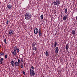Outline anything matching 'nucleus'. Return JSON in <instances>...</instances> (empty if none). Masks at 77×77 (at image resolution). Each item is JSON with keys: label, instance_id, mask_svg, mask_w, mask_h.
<instances>
[{"label": "nucleus", "instance_id": "obj_37", "mask_svg": "<svg viewBox=\"0 0 77 77\" xmlns=\"http://www.w3.org/2000/svg\"><path fill=\"white\" fill-rule=\"evenodd\" d=\"M22 63H23V64H24V62H22Z\"/></svg>", "mask_w": 77, "mask_h": 77}, {"label": "nucleus", "instance_id": "obj_32", "mask_svg": "<svg viewBox=\"0 0 77 77\" xmlns=\"http://www.w3.org/2000/svg\"><path fill=\"white\" fill-rule=\"evenodd\" d=\"M20 60L19 59H18V63H20Z\"/></svg>", "mask_w": 77, "mask_h": 77}, {"label": "nucleus", "instance_id": "obj_20", "mask_svg": "<svg viewBox=\"0 0 77 77\" xmlns=\"http://www.w3.org/2000/svg\"><path fill=\"white\" fill-rule=\"evenodd\" d=\"M41 20H43L44 18V16H43V15H41L40 16Z\"/></svg>", "mask_w": 77, "mask_h": 77}, {"label": "nucleus", "instance_id": "obj_23", "mask_svg": "<svg viewBox=\"0 0 77 77\" xmlns=\"http://www.w3.org/2000/svg\"><path fill=\"white\" fill-rule=\"evenodd\" d=\"M17 53H19V52H20V49H19V48H17V49L16 50Z\"/></svg>", "mask_w": 77, "mask_h": 77}, {"label": "nucleus", "instance_id": "obj_1", "mask_svg": "<svg viewBox=\"0 0 77 77\" xmlns=\"http://www.w3.org/2000/svg\"><path fill=\"white\" fill-rule=\"evenodd\" d=\"M25 14V18L26 20H30L31 18V17H32V14H31L29 12L26 13Z\"/></svg>", "mask_w": 77, "mask_h": 77}, {"label": "nucleus", "instance_id": "obj_6", "mask_svg": "<svg viewBox=\"0 0 77 77\" xmlns=\"http://www.w3.org/2000/svg\"><path fill=\"white\" fill-rule=\"evenodd\" d=\"M55 51L56 54L58 53V52L59 51V48L57 47H56V48H55Z\"/></svg>", "mask_w": 77, "mask_h": 77}, {"label": "nucleus", "instance_id": "obj_4", "mask_svg": "<svg viewBox=\"0 0 77 77\" xmlns=\"http://www.w3.org/2000/svg\"><path fill=\"white\" fill-rule=\"evenodd\" d=\"M38 31H39V29L37 28H36L34 29V33L35 35H36L38 33Z\"/></svg>", "mask_w": 77, "mask_h": 77}, {"label": "nucleus", "instance_id": "obj_9", "mask_svg": "<svg viewBox=\"0 0 77 77\" xmlns=\"http://www.w3.org/2000/svg\"><path fill=\"white\" fill-rule=\"evenodd\" d=\"M15 64L16 66H19V63L18 62H15Z\"/></svg>", "mask_w": 77, "mask_h": 77}, {"label": "nucleus", "instance_id": "obj_10", "mask_svg": "<svg viewBox=\"0 0 77 77\" xmlns=\"http://www.w3.org/2000/svg\"><path fill=\"white\" fill-rule=\"evenodd\" d=\"M11 52L14 55H16V53H17V51H11Z\"/></svg>", "mask_w": 77, "mask_h": 77}, {"label": "nucleus", "instance_id": "obj_24", "mask_svg": "<svg viewBox=\"0 0 77 77\" xmlns=\"http://www.w3.org/2000/svg\"><path fill=\"white\" fill-rule=\"evenodd\" d=\"M33 50H35V51H36L37 50V48H36V47L34 48Z\"/></svg>", "mask_w": 77, "mask_h": 77}, {"label": "nucleus", "instance_id": "obj_36", "mask_svg": "<svg viewBox=\"0 0 77 77\" xmlns=\"http://www.w3.org/2000/svg\"><path fill=\"white\" fill-rule=\"evenodd\" d=\"M76 20H77V16L76 17Z\"/></svg>", "mask_w": 77, "mask_h": 77}, {"label": "nucleus", "instance_id": "obj_39", "mask_svg": "<svg viewBox=\"0 0 77 77\" xmlns=\"http://www.w3.org/2000/svg\"><path fill=\"white\" fill-rule=\"evenodd\" d=\"M24 66H25V64L24 65Z\"/></svg>", "mask_w": 77, "mask_h": 77}, {"label": "nucleus", "instance_id": "obj_3", "mask_svg": "<svg viewBox=\"0 0 77 77\" xmlns=\"http://www.w3.org/2000/svg\"><path fill=\"white\" fill-rule=\"evenodd\" d=\"M30 74L31 76H34V75H35V71H34V70H33L32 69H30Z\"/></svg>", "mask_w": 77, "mask_h": 77}, {"label": "nucleus", "instance_id": "obj_18", "mask_svg": "<svg viewBox=\"0 0 77 77\" xmlns=\"http://www.w3.org/2000/svg\"><path fill=\"white\" fill-rule=\"evenodd\" d=\"M38 35L39 36H40L41 37L42 36V32H38Z\"/></svg>", "mask_w": 77, "mask_h": 77}, {"label": "nucleus", "instance_id": "obj_12", "mask_svg": "<svg viewBox=\"0 0 77 77\" xmlns=\"http://www.w3.org/2000/svg\"><path fill=\"white\" fill-rule=\"evenodd\" d=\"M45 54L46 57H48L49 56V54H48V52L46 51L45 53Z\"/></svg>", "mask_w": 77, "mask_h": 77}, {"label": "nucleus", "instance_id": "obj_22", "mask_svg": "<svg viewBox=\"0 0 77 77\" xmlns=\"http://www.w3.org/2000/svg\"><path fill=\"white\" fill-rule=\"evenodd\" d=\"M64 13L65 14H67V8H66V9L65 10Z\"/></svg>", "mask_w": 77, "mask_h": 77}, {"label": "nucleus", "instance_id": "obj_28", "mask_svg": "<svg viewBox=\"0 0 77 77\" xmlns=\"http://www.w3.org/2000/svg\"><path fill=\"white\" fill-rule=\"evenodd\" d=\"M38 32H41V28L39 29Z\"/></svg>", "mask_w": 77, "mask_h": 77}, {"label": "nucleus", "instance_id": "obj_13", "mask_svg": "<svg viewBox=\"0 0 77 77\" xmlns=\"http://www.w3.org/2000/svg\"><path fill=\"white\" fill-rule=\"evenodd\" d=\"M4 60V58H1L0 59V62H1V65H2L3 64V62H2V61Z\"/></svg>", "mask_w": 77, "mask_h": 77}, {"label": "nucleus", "instance_id": "obj_29", "mask_svg": "<svg viewBox=\"0 0 77 77\" xmlns=\"http://www.w3.org/2000/svg\"><path fill=\"white\" fill-rule=\"evenodd\" d=\"M11 64V66H12L13 67H14V66H15V65H14V64Z\"/></svg>", "mask_w": 77, "mask_h": 77}, {"label": "nucleus", "instance_id": "obj_5", "mask_svg": "<svg viewBox=\"0 0 77 77\" xmlns=\"http://www.w3.org/2000/svg\"><path fill=\"white\" fill-rule=\"evenodd\" d=\"M69 44H67L66 45V47L65 48L66 50L67 51H68V48H69Z\"/></svg>", "mask_w": 77, "mask_h": 77}, {"label": "nucleus", "instance_id": "obj_30", "mask_svg": "<svg viewBox=\"0 0 77 77\" xmlns=\"http://www.w3.org/2000/svg\"><path fill=\"white\" fill-rule=\"evenodd\" d=\"M22 72H23V74H24V75H25V74H26V72L24 71H23Z\"/></svg>", "mask_w": 77, "mask_h": 77}, {"label": "nucleus", "instance_id": "obj_11", "mask_svg": "<svg viewBox=\"0 0 77 77\" xmlns=\"http://www.w3.org/2000/svg\"><path fill=\"white\" fill-rule=\"evenodd\" d=\"M13 33L14 31L13 30H10L9 32V34L10 35H11L12 34H13Z\"/></svg>", "mask_w": 77, "mask_h": 77}, {"label": "nucleus", "instance_id": "obj_17", "mask_svg": "<svg viewBox=\"0 0 77 77\" xmlns=\"http://www.w3.org/2000/svg\"><path fill=\"white\" fill-rule=\"evenodd\" d=\"M75 30H72V34L73 35H75Z\"/></svg>", "mask_w": 77, "mask_h": 77}, {"label": "nucleus", "instance_id": "obj_35", "mask_svg": "<svg viewBox=\"0 0 77 77\" xmlns=\"http://www.w3.org/2000/svg\"><path fill=\"white\" fill-rule=\"evenodd\" d=\"M20 67H21V68H23V65H22Z\"/></svg>", "mask_w": 77, "mask_h": 77}, {"label": "nucleus", "instance_id": "obj_14", "mask_svg": "<svg viewBox=\"0 0 77 77\" xmlns=\"http://www.w3.org/2000/svg\"><path fill=\"white\" fill-rule=\"evenodd\" d=\"M57 42L55 41L54 42V48H55V47H56L57 46Z\"/></svg>", "mask_w": 77, "mask_h": 77}, {"label": "nucleus", "instance_id": "obj_33", "mask_svg": "<svg viewBox=\"0 0 77 77\" xmlns=\"http://www.w3.org/2000/svg\"><path fill=\"white\" fill-rule=\"evenodd\" d=\"M51 47H52V48H54V45H52V46H51Z\"/></svg>", "mask_w": 77, "mask_h": 77}, {"label": "nucleus", "instance_id": "obj_2", "mask_svg": "<svg viewBox=\"0 0 77 77\" xmlns=\"http://www.w3.org/2000/svg\"><path fill=\"white\" fill-rule=\"evenodd\" d=\"M54 5L59 6L60 5V0H55L53 2Z\"/></svg>", "mask_w": 77, "mask_h": 77}, {"label": "nucleus", "instance_id": "obj_27", "mask_svg": "<svg viewBox=\"0 0 77 77\" xmlns=\"http://www.w3.org/2000/svg\"><path fill=\"white\" fill-rule=\"evenodd\" d=\"M31 69L32 70H34V67L33 66H31Z\"/></svg>", "mask_w": 77, "mask_h": 77}, {"label": "nucleus", "instance_id": "obj_15", "mask_svg": "<svg viewBox=\"0 0 77 77\" xmlns=\"http://www.w3.org/2000/svg\"><path fill=\"white\" fill-rule=\"evenodd\" d=\"M18 49L17 47V46H15L14 48V49H13V50H14V51H17V50Z\"/></svg>", "mask_w": 77, "mask_h": 77}, {"label": "nucleus", "instance_id": "obj_7", "mask_svg": "<svg viewBox=\"0 0 77 77\" xmlns=\"http://www.w3.org/2000/svg\"><path fill=\"white\" fill-rule=\"evenodd\" d=\"M7 6L8 8V9H11V8H12L11 5L10 4L8 5V4H7Z\"/></svg>", "mask_w": 77, "mask_h": 77}, {"label": "nucleus", "instance_id": "obj_38", "mask_svg": "<svg viewBox=\"0 0 77 77\" xmlns=\"http://www.w3.org/2000/svg\"><path fill=\"white\" fill-rule=\"evenodd\" d=\"M55 35H56V33L55 34Z\"/></svg>", "mask_w": 77, "mask_h": 77}, {"label": "nucleus", "instance_id": "obj_16", "mask_svg": "<svg viewBox=\"0 0 77 77\" xmlns=\"http://www.w3.org/2000/svg\"><path fill=\"white\" fill-rule=\"evenodd\" d=\"M4 56V53L2 52H1L0 53V57H2V56Z\"/></svg>", "mask_w": 77, "mask_h": 77}, {"label": "nucleus", "instance_id": "obj_25", "mask_svg": "<svg viewBox=\"0 0 77 77\" xmlns=\"http://www.w3.org/2000/svg\"><path fill=\"white\" fill-rule=\"evenodd\" d=\"M15 64V63H14V60H12L11 61V64Z\"/></svg>", "mask_w": 77, "mask_h": 77}, {"label": "nucleus", "instance_id": "obj_8", "mask_svg": "<svg viewBox=\"0 0 77 77\" xmlns=\"http://www.w3.org/2000/svg\"><path fill=\"white\" fill-rule=\"evenodd\" d=\"M68 18V16L67 15H65L63 17V20L64 21H66V19Z\"/></svg>", "mask_w": 77, "mask_h": 77}, {"label": "nucleus", "instance_id": "obj_21", "mask_svg": "<svg viewBox=\"0 0 77 77\" xmlns=\"http://www.w3.org/2000/svg\"><path fill=\"white\" fill-rule=\"evenodd\" d=\"M24 62V60L23 59L21 58L20 59V63H21V64H22V62Z\"/></svg>", "mask_w": 77, "mask_h": 77}, {"label": "nucleus", "instance_id": "obj_34", "mask_svg": "<svg viewBox=\"0 0 77 77\" xmlns=\"http://www.w3.org/2000/svg\"><path fill=\"white\" fill-rule=\"evenodd\" d=\"M8 23H9V20H8L7 21L6 24H8Z\"/></svg>", "mask_w": 77, "mask_h": 77}, {"label": "nucleus", "instance_id": "obj_19", "mask_svg": "<svg viewBox=\"0 0 77 77\" xmlns=\"http://www.w3.org/2000/svg\"><path fill=\"white\" fill-rule=\"evenodd\" d=\"M35 45H36V43H33L32 44V47H35Z\"/></svg>", "mask_w": 77, "mask_h": 77}, {"label": "nucleus", "instance_id": "obj_31", "mask_svg": "<svg viewBox=\"0 0 77 77\" xmlns=\"http://www.w3.org/2000/svg\"><path fill=\"white\" fill-rule=\"evenodd\" d=\"M5 59H7V58H8V56L7 55H5Z\"/></svg>", "mask_w": 77, "mask_h": 77}, {"label": "nucleus", "instance_id": "obj_26", "mask_svg": "<svg viewBox=\"0 0 77 77\" xmlns=\"http://www.w3.org/2000/svg\"><path fill=\"white\" fill-rule=\"evenodd\" d=\"M4 42L5 44H7V43L6 42V39H4Z\"/></svg>", "mask_w": 77, "mask_h": 77}]
</instances>
